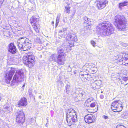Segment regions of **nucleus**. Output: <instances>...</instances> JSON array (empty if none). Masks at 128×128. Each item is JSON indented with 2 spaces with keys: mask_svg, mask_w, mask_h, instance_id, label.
<instances>
[{
  "mask_svg": "<svg viewBox=\"0 0 128 128\" xmlns=\"http://www.w3.org/2000/svg\"><path fill=\"white\" fill-rule=\"evenodd\" d=\"M30 22L34 30L37 33H39L40 27L39 23L40 18L36 16H32L30 20Z\"/></svg>",
  "mask_w": 128,
  "mask_h": 128,
  "instance_id": "20e7f679",
  "label": "nucleus"
},
{
  "mask_svg": "<svg viewBox=\"0 0 128 128\" xmlns=\"http://www.w3.org/2000/svg\"><path fill=\"white\" fill-rule=\"evenodd\" d=\"M66 54L65 53L62 52L60 54L57 56L56 62L59 65H63L64 64Z\"/></svg>",
  "mask_w": 128,
  "mask_h": 128,
  "instance_id": "dca6fc26",
  "label": "nucleus"
},
{
  "mask_svg": "<svg viewBox=\"0 0 128 128\" xmlns=\"http://www.w3.org/2000/svg\"><path fill=\"white\" fill-rule=\"evenodd\" d=\"M66 117L68 120L72 119V121L73 122L77 121V118L76 112L72 109H70L68 110L66 114Z\"/></svg>",
  "mask_w": 128,
  "mask_h": 128,
  "instance_id": "9d476101",
  "label": "nucleus"
},
{
  "mask_svg": "<svg viewBox=\"0 0 128 128\" xmlns=\"http://www.w3.org/2000/svg\"><path fill=\"white\" fill-rule=\"evenodd\" d=\"M35 57L32 52H29L26 54L22 58L23 63L29 68L33 67L35 63Z\"/></svg>",
  "mask_w": 128,
  "mask_h": 128,
  "instance_id": "f03ea898",
  "label": "nucleus"
},
{
  "mask_svg": "<svg viewBox=\"0 0 128 128\" xmlns=\"http://www.w3.org/2000/svg\"><path fill=\"white\" fill-rule=\"evenodd\" d=\"M8 51L12 54H14L17 52V49L16 46L12 43H10L8 47Z\"/></svg>",
  "mask_w": 128,
  "mask_h": 128,
  "instance_id": "a211bd4d",
  "label": "nucleus"
},
{
  "mask_svg": "<svg viewBox=\"0 0 128 128\" xmlns=\"http://www.w3.org/2000/svg\"><path fill=\"white\" fill-rule=\"evenodd\" d=\"M52 56V59H53V58H54V62H56V60L55 59V58L54 57V56Z\"/></svg>",
  "mask_w": 128,
  "mask_h": 128,
  "instance_id": "ea45409f",
  "label": "nucleus"
},
{
  "mask_svg": "<svg viewBox=\"0 0 128 128\" xmlns=\"http://www.w3.org/2000/svg\"><path fill=\"white\" fill-rule=\"evenodd\" d=\"M100 98H102L104 97V96L103 95H100Z\"/></svg>",
  "mask_w": 128,
  "mask_h": 128,
  "instance_id": "4c0bfd02",
  "label": "nucleus"
},
{
  "mask_svg": "<svg viewBox=\"0 0 128 128\" xmlns=\"http://www.w3.org/2000/svg\"><path fill=\"white\" fill-rule=\"evenodd\" d=\"M116 59L119 62H122V64L125 66L128 65V54L125 53H121L115 56Z\"/></svg>",
  "mask_w": 128,
  "mask_h": 128,
  "instance_id": "1a4fd4ad",
  "label": "nucleus"
},
{
  "mask_svg": "<svg viewBox=\"0 0 128 128\" xmlns=\"http://www.w3.org/2000/svg\"><path fill=\"white\" fill-rule=\"evenodd\" d=\"M60 51H61L62 50H59Z\"/></svg>",
  "mask_w": 128,
  "mask_h": 128,
  "instance_id": "a18cd8bd",
  "label": "nucleus"
},
{
  "mask_svg": "<svg viewBox=\"0 0 128 128\" xmlns=\"http://www.w3.org/2000/svg\"><path fill=\"white\" fill-rule=\"evenodd\" d=\"M24 44H23L22 42H19L18 44V46L19 49L22 50L24 46Z\"/></svg>",
  "mask_w": 128,
  "mask_h": 128,
  "instance_id": "393cba45",
  "label": "nucleus"
},
{
  "mask_svg": "<svg viewBox=\"0 0 128 128\" xmlns=\"http://www.w3.org/2000/svg\"><path fill=\"white\" fill-rule=\"evenodd\" d=\"M114 22L115 25L118 30L123 31L126 30L127 21L124 16L116 15L115 17Z\"/></svg>",
  "mask_w": 128,
  "mask_h": 128,
  "instance_id": "f257e3e1",
  "label": "nucleus"
},
{
  "mask_svg": "<svg viewBox=\"0 0 128 128\" xmlns=\"http://www.w3.org/2000/svg\"><path fill=\"white\" fill-rule=\"evenodd\" d=\"M52 24L53 25H54V21H52Z\"/></svg>",
  "mask_w": 128,
  "mask_h": 128,
  "instance_id": "37998d69",
  "label": "nucleus"
},
{
  "mask_svg": "<svg viewBox=\"0 0 128 128\" xmlns=\"http://www.w3.org/2000/svg\"><path fill=\"white\" fill-rule=\"evenodd\" d=\"M98 106H97L96 107V108L94 109L91 110V111H90V112L92 113H94L96 112L98 110Z\"/></svg>",
  "mask_w": 128,
  "mask_h": 128,
  "instance_id": "7c9ffc66",
  "label": "nucleus"
},
{
  "mask_svg": "<svg viewBox=\"0 0 128 128\" xmlns=\"http://www.w3.org/2000/svg\"><path fill=\"white\" fill-rule=\"evenodd\" d=\"M79 76L81 80L84 82L89 80L91 78V76L88 72L82 70L80 72Z\"/></svg>",
  "mask_w": 128,
  "mask_h": 128,
  "instance_id": "4468645a",
  "label": "nucleus"
},
{
  "mask_svg": "<svg viewBox=\"0 0 128 128\" xmlns=\"http://www.w3.org/2000/svg\"><path fill=\"white\" fill-rule=\"evenodd\" d=\"M24 73L22 70H20L17 71L13 76L11 81L12 85H13L15 83L21 82L24 79Z\"/></svg>",
  "mask_w": 128,
  "mask_h": 128,
  "instance_id": "423d86ee",
  "label": "nucleus"
},
{
  "mask_svg": "<svg viewBox=\"0 0 128 128\" xmlns=\"http://www.w3.org/2000/svg\"><path fill=\"white\" fill-rule=\"evenodd\" d=\"M84 118L85 122L88 124L94 122L96 119L94 115L90 114L86 115Z\"/></svg>",
  "mask_w": 128,
  "mask_h": 128,
  "instance_id": "2eb2a0df",
  "label": "nucleus"
},
{
  "mask_svg": "<svg viewBox=\"0 0 128 128\" xmlns=\"http://www.w3.org/2000/svg\"><path fill=\"white\" fill-rule=\"evenodd\" d=\"M25 121V115L22 110L18 111L16 116V122L18 124H22Z\"/></svg>",
  "mask_w": 128,
  "mask_h": 128,
  "instance_id": "9b49d317",
  "label": "nucleus"
},
{
  "mask_svg": "<svg viewBox=\"0 0 128 128\" xmlns=\"http://www.w3.org/2000/svg\"><path fill=\"white\" fill-rule=\"evenodd\" d=\"M96 29L98 30H102L103 33L105 36L110 35L112 33V31H113L110 23L106 22L99 24L97 26Z\"/></svg>",
  "mask_w": 128,
  "mask_h": 128,
  "instance_id": "7ed1b4c3",
  "label": "nucleus"
},
{
  "mask_svg": "<svg viewBox=\"0 0 128 128\" xmlns=\"http://www.w3.org/2000/svg\"><path fill=\"white\" fill-rule=\"evenodd\" d=\"M4 0H0V6L2 5Z\"/></svg>",
  "mask_w": 128,
  "mask_h": 128,
  "instance_id": "e433bc0d",
  "label": "nucleus"
},
{
  "mask_svg": "<svg viewBox=\"0 0 128 128\" xmlns=\"http://www.w3.org/2000/svg\"><path fill=\"white\" fill-rule=\"evenodd\" d=\"M97 104L96 102H92L90 104V106L91 108H94L96 106Z\"/></svg>",
  "mask_w": 128,
  "mask_h": 128,
  "instance_id": "c756f323",
  "label": "nucleus"
},
{
  "mask_svg": "<svg viewBox=\"0 0 128 128\" xmlns=\"http://www.w3.org/2000/svg\"><path fill=\"white\" fill-rule=\"evenodd\" d=\"M95 65L92 63H86L82 67V70L86 71L87 72H92L94 73L96 72L97 68Z\"/></svg>",
  "mask_w": 128,
  "mask_h": 128,
  "instance_id": "6e6552de",
  "label": "nucleus"
},
{
  "mask_svg": "<svg viewBox=\"0 0 128 128\" xmlns=\"http://www.w3.org/2000/svg\"><path fill=\"white\" fill-rule=\"evenodd\" d=\"M28 104L27 99L24 97L21 98L18 102V105L19 107H25Z\"/></svg>",
  "mask_w": 128,
  "mask_h": 128,
  "instance_id": "f3484780",
  "label": "nucleus"
},
{
  "mask_svg": "<svg viewBox=\"0 0 128 128\" xmlns=\"http://www.w3.org/2000/svg\"><path fill=\"white\" fill-rule=\"evenodd\" d=\"M122 84L124 85H126L128 84V78L126 77H123L121 81Z\"/></svg>",
  "mask_w": 128,
  "mask_h": 128,
  "instance_id": "5701e85b",
  "label": "nucleus"
},
{
  "mask_svg": "<svg viewBox=\"0 0 128 128\" xmlns=\"http://www.w3.org/2000/svg\"><path fill=\"white\" fill-rule=\"evenodd\" d=\"M66 119L67 123H68V125L70 126L72 124V123L71 121V120H72L70 119L69 120H68V119L67 118H66Z\"/></svg>",
  "mask_w": 128,
  "mask_h": 128,
  "instance_id": "473e14b6",
  "label": "nucleus"
},
{
  "mask_svg": "<svg viewBox=\"0 0 128 128\" xmlns=\"http://www.w3.org/2000/svg\"><path fill=\"white\" fill-rule=\"evenodd\" d=\"M116 128H126L124 125L121 124H118L116 126Z\"/></svg>",
  "mask_w": 128,
  "mask_h": 128,
  "instance_id": "72a5a7b5",
  "label": "nucleus"
},
{
  "mask_svg": "<svg viewBox=\"0 0 128 128\" xmlns=\"http://www.w3.org/2000/svg\"><path fill=\"white\" fill-rule=\"evenodd\" d=\"M59 22V20L58 19L57 20L56 19V23H58Z\"/></svg>",
  "mask_w": 128,
  "mask_h": 128,
  "instance_id": "58836bf2",
  "label": "nucleus"
},
{
  "mask_svg": "<svg viewBox=\"0 0 128 128\" xmlns=\"http://www.w3.org/2000/svg\"><path fill=\"white\" fill-rule=\"evenodd\" d=\"M91 43L93 46H95L96 42L94 41L93 40H91Z\"/></svg>",
  "mask_w": 128,
  "mask_h": 128,
  "instance_id": "c9c22d12",
  "label": "nucleus"
},
{
  "mask_svg": "<svg viewBox=\"0 0 128 128\" xmlns=\"http://www.w3.org/2000/svg\"><path fill=\"white\" fill-rule=\"evenodd\" d=\"M84 28L86 30H88V29L90 28L91 27V24L90 23L88 22V24H84Z\"/></svg>",
  "mask_w": 128,
  "mask_h": 128,
  "instance_id": "a878e982",
  "label": "nucleus"
},
{
  "mask_svg": "<svg viewBox=\"0 0 128 128\" xmlns=\"http://www.w3.org/2000/svg\"><path fill=\"white\" fill-rule=\"evenodd\" d=\"M15 72L14 68H11L10 70L8 72L6 73L4 76V78L5 82L7 84H9L11 80L12 76Z\"/></svg>",
  "mask_w": 128,
  "mask_h": 128,
  "instance_id": "f8f14e48",
  "label": "nucleus"
},
{
  "mask_svg": "<svg viewBox=\"0 0 128 128\" xmlns=\"http://www.w3.org/2000/svg\"><path fill=\"white\" fill-rule=\"evenodd\" d=\"M12 32L15 33H16V32H17L18 30L17 27H14L12 29Z\"/></svg>",
  "mask_w": 128,
  "mask_h": 128,
  "instance_id": "2f4dec72",
  "label": "nucleus"
},
{
  "mask_svg": "<svg viewBox=\"0 0 128 128\" xmlns=\"http://www.w3.org/2000/svg\"><path fill=\"white\" fill-rule=\"evenodd\" d=\"M75 37L74 35H72L71 33H69L66 35L65 38L66 40L68 42L70 41L74 42L75 41Z\"/></svg>",
  "mask_w": 128,
  "mask_h": 128,
  "instance_id": "aec40b11",
  "label": "nucleus"
},
{
  "mask_svg": "<svg viewBox=\"0 0 128 128\" xmlns=\"http://www.w3.org/2000/svg\"><path fill=\"white\" fill-rule=\"evenodd\" d=\"M30 22L34 30L37 33H39L40 27L39 23L40 18L36 16H32L30 20Z\"/></svg>",
  "mask_w": 128,
  "mask_h": 128,
  "instance_id": "39448f33",
  "label": "nucleus"
},
{
  "mask_svg": "<svg viewBox=\"0 0 128 128\" xmlns=\"http://www.w3.org/2000/svg\"><path fill=\"white\" fill-rule=\"evenodd\" d=\"M24 46L22 50L24 51H28L31 48V44L29 42H27L24 44Z\"/></svg>",
  "mask_w": 128,
  "mask_h": 128,
  "instance_id": "412c9836",
  "label": "nucleus"
},
{
  "mask_svg": "<svg viewBox=\"0 0 128 128\" xmlns=\"http://www.w3.org/2000/svg\"><path fill=\"white\" fill-rule=\"evenodd\" d=\"M94 98H90L88 99L86 102H87V103L89 104L90 102L93 101Z\"/></svg>",
  "mask_w": 128,
  "mask_h": 128,
  "instance_id": "c85d7f7f",
  "label": "nucleus"
},
{
  "mask_svg": "<svg viewBox=\"0 0 128 128\" xmlns=\"http://www.w3.org/2000/svg\"><path fill=\"white\" fill-rule=\"evenodd\" d=\"M85 92L82 89L78 91V93L76 98L78 99V100L80 101L83 98V96L84 95Z\"/></svg>",
  "mask_w": 128,
  "mask_h": 128,
  "instance_id": "6ab92c4d",
  "label": "nucleus"
},
{
  "mask_svg": "<svg viewBox=\"0 0 128 128\" xmlns=\"http://www.w3.org/2000/svg\"><path fill=\"white\" fill-rule=\"evenodd\" d=\"M65 12L66 14H69L70 12V7L69 6H66L65 7Z\"/></svg>",
  "mask_w": 128,
  "mask_h": 128,
  "instance_id": "b1692460",
  "label": "nucleus"
},
{
  "mask_svg": "<svg viewBox=\"0 0 128 128\" xmlns=\"http://www.w3.org/2000/svg\"><path fill=\"white\" fill-rule=\"evenodd\" d=\"M26 38L25 37L21 38H19V39L20 40V42H22L23 44L26 43L25 42Z\"/></svg>",
  "mask_w": 128,
  "mask_h": 128,
  "instance_id": "bb28decb",
  "label": "nucleus"
},
{
  "mask_svg": "<svg viewBox=\"0 0 128 128\" xmlns=\"http://www.w3.org/2000/svg\"><path fill=\"white\" fill-rule=\"evenodd\" d=\"M108 2L107 0H96L95 2L96 7L99 10L104 8L108 4Z\"/></svg>",
  "mask_w": 128,
  "mask_h": 128,
  "instance_id": "ddd939ff",
  "label": "nucleus"
},
{
  "mask_svg": "<svg viewBox=\"0 0 128 128\" xmlns=\"http://www.w3.org/2000/svg\"><path fill=\"white\" fill-rule=\"evenodd\" d=\"M24 86V84L23 86Z\"/></svg>",
  "mask_w": 128,
  "mask_h": 128,
  "instance_id": "49530a36",
  "label": "nucleus"
},
{
  "mask_svg": "<svg viewBox=\"0 0 128 128\" xmlns=\"http://www.w3.org/2000/svg\"><path fill=\"white\" fill-rule=\"evenodd\" d=\"M88 18L86 16H85L83 18V20H84V24H87L89 22Z\"/></svg>",
  "mask_w": 128,
  "mask_h": 128,
  "instance_id": "cd10ccee",
  "label": "nucleus"
},
{
  "mask_svg": "<svg viewBox=\"0 0 128 128\" xmlns=\"http://www.w3.org/2000/svg\"><path fill=\"white\" fill-rule=\"evenodd\" d=\"M1 97H0V100H1Z\"/></svg>",
  "mask_w": 128,
  "mask_h": 128,
  "instance_id": "c03bdc74",
  "label": "nucleus"
},
{
  "mask_svg": "<svg viewBox=\"0 0 128 128\" xmlns=\"http://www.w3.org/2000/svg\"><path fill=\"white\" fill-rule=\"evenodd\" d=\"M60 31L62 32V31Z\"/></svg>",
  "mask_w": 128,
  "mask_h": 128,
  "instance_id": "de8ad7c7",
  "label": "nucleus"
},
{
  "mask_svg": "<svg viewBox=\"0 0 128 128\" xmlns=\"http://www.w3.org/2000/svg\"><path fill=\"white\" fill-rule=\"evenodd\" d=\"M58 23H56L55 25H56V28L58 26Z\"/></svg>",
  "mask_w": 128,
  "mask_h": 128,
  "instance_id": "a19ab883",
  "label": "nucleus"
},
{
  "mask_svg": "<svg viewBox=\"0 0 128 128\" xmlns=\"http://www.w3.org/2000/svg\"><path fill=\"white\" fill-rule=\"evenodd\" d=\"M88 103H87V102H85L84 104V106L85 107L88 108L90 106V104H88Z\"/></svg>",
  "mask_w": 128,
  "mask_h": 128,
  "instance_id": "f704fd0d",
  "label": "nucleus"
},
{
  "mask_svg": "<svg viewBox=\"0 0 128 128\" xmlns=\"http://www.w3.org/2000/svg\"><path fill=\"white\" fill-rule=\"evenodd\" d=\"M111 108L114 112H119L122 110V102L119 100H116L112 102L111 105Z\"/></svg>",
  "mask_w": 128,
  "mask_h": 128,
  "instance_id": "0eeeda50",
  "label": "nucleus"
},
{
  "mask_svg": "<svg viewBox=\"0 0 128 128\" xmlns=\"http://www.w3.org/2000/svg\"><path fill=\"white\" fill-rule=\"evenodd\" d=\"M104 118L105 119H107L108 118V117L106 116H104Z\"/></svg>",
  "mask_w": 128,
  "mask_h": 128,
  "instance_id": "79ce46f5",
  "label": "nucleus"
},
{
  "mask_svg": "<svg viewBox=\"0 0 128 128\" xmlns=\"http://www.w3.org/2000/svg\"><path fill=\"white\" fill-rule=\"evenodd\" d=\"M125 6H128V2L126 1L119 3L118 7L120 9H122V8Z\"/></svg>",
  "mask_w": 128,
  "mask_h": 128,
  "instance_id": "4be33fe9",
  "label": "nucleus"
}]
</instances>
